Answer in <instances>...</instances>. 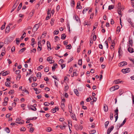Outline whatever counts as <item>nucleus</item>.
Returning a JSON list of instances; mask_svg holds the SVG:
<instances>
[{"label":"nucleus","instance_id":"obj_43","mask_svg":"<svg viewBox=\"0 0 134 134\" xmlns=\"http://www.w3.org/2000/svg\"><path fill=\"white\" fill-rule=\"evenodd\" d=\"M71 5L72 7H74L75 5V2L73 0H72L71 3Z\"/></svg>","mask_w":134,"mask_h":134},{"label":"nucleus","instance_id":"obj_6","mask_svg":"<svg viewBox=\"0 0 134 134\" xmlns=\"http://www.w3.org/2000/svg\"><path fill=\"white\" fill-rule=\"evenodd\" d=\"M127 21L131 24V26L134 28V23L131 21V19L130 18H127Z\"/></svg>","mask_w":134,"mask_h":134},{"label":"nucleus","instance_id":"obj_2","mask_svg":"<svg viewBox=\"0 0 134 134\" xmlns=\"http://www.w3.org/2000/svg\"><path fill=\"white\" fill-rule=\"evenodd\" d=\"M39 27V25L38 24H36L34 26L33 28L32 31L35 32L36 31L38 30Z\"/></svg>","mask_w":134,"mask_h":134},{"label":"nucleus","instance_id":"obj_33","mask_svg":"<svg viewBox=\"0 0 134 134\" xmlns=\"http://www.w3.org/2000/svg\"><path fill=\"white\" fill-rule=\"evenodd\" d=\"M65 107L64 104V103H62L61 102V107L62 109H63Z\"/></svg>","mask_w":134,"mask_h":134},{"label":"nucleus","instance_id":"obj_19","mask_svg":"<svg viewBox=\"0 0 134 134\" xmlns=\"http://www.w3.org/2000/svg\"><path fill=\"white\" fill-rule=\"evenodd\" d=\"M19 2V0H16L15 1L14 5H15L17 7Z\"/></svg>","mask_w":134,"mask_h":134},{"label":"nucleus","instance_id":"obj_62","mask_svg":"<svg viewBox=\"0 0 134 134\" xmlns=\"http://www.w3.org/2000/svg\"><path fill=\"white\" fill-rule=\"evenodd\" d=\"M72 70H73V68H72V67L70 68L69 73V74L71 73L72 72Z\"/></svg>","mask_w":134,"mask_h":134},{"label":"nucleus","instance_id":"obj_13","mask_svg":"<svg viewBox=\"0 0 134 134\" xmlns=\"http://www.w3.org/2000/svg\"><path fill=\"white\" fill-rule=\"evenodd\" d=\"M71 117L72 118L73 120H77V119L75 114H73L72 113V115H71Z\"/></svg>","mask_w":134,"mask_h":134},{"label":"nucleus","instance_id":"obj_16","mask_svg":"<svg viewBox=\"0 0 134 134\" xmlns=\"http://www.w3.org/2000/svg\"><path fill=\"white\" fill-rule=\"evenodd\" d=\"M47 46L48 49L49 48L50 50L51 49L50 42L48 41L47 42Z\"/></svg>","mask_w":134,"mask_h":134},{"label":"nucleus","instance_id":"obj_39","mask_svg":"<svg viewBox=\"0 0 134 134\" xmlns=\"http://www.w3.org/2000/svg\"><path fill=\"white\" fill-rule=\"evenodd\" d=\"M16 7H17L15 5H13L12 8V10H11V11L10 12L12 13L13 11L16 8Z\"/></svg>","mask_w":134,"mask_h":134},{"label":"nucleus","instance_id":"obj_24","mask_svg":"<svg viewBox=\"0 0 134 134\" xmlns=\"http://www.w3.org/2000/svg\"><path fill=\"white\" fill-rule=\"evenodd\" d=\"M41 74L40 72H38L37 74V76L38 78L40 79L41 77Z\"/></svg>","mask_w":134,"mask_h":134},{"label":"nucleus","instance_id":"obj_45","mask_svg":"<svg viewBox=\"0 0 134 134\" xmlns=\"http://www.w3.org/2000/svg\"><path fill=\"white\" fill-rule=\"evenodd\" d=\"M129 44L131 45V46L132 47L133 44V42L132 40H129Z\"/></svg>","mask_w":134,"mask_h":134},{"label":"nucleus","instance_id":"obj_44","mask_svg":"<svg viewBox=\"0 0 134 134\" xmlns=\"http://www.w3.org/2000/svg\"><path fill=\"white\" fill-rule=\"evenodd\" d=\"M36 52V49L35 48H34L32 50L30 51V53L33 52L34 53H35Z\"/></svg>","mask_w":134,"mask_h":134},{"label":"nucleus","instance_id":"obj_61","mask_svg":"<svg viewBox=\"0 0 134 134\" xmlns=\"http://www.w3.org/2000/svg\"><path fill=\"white\" fill-rule=\"evenodd\" d=\"M69 89V87L68 85H67L65 86L64 88V90L65 91H66L68 90Z\"/></svg>","mask_w":134,"mask_h":134},{"label":"nucleus","instance_id":"obj_51","mask_svg":"<svg viewBox=\"0 0 134 134\" xmlns=\"http://www.w3.org/2000/svg\"><path fill=\"white\" fill-rule=\"evenodd\" d=\"M37 85V84L36 83H34L32 84V87H34Z\"/></svg>","mask_w":134,"mask_h":134},{"label":"nucleus","instance_id":"obj_9","mask_svg":"<svg viewBox=\"0 0 134 134\" xmlns=\"http://www.w3.org/2000/svg\"><path fill=\"white\" fill-rule=\"evenodd\" d=\"M74 18H75V19L77 22H78L79 21H80V19L77 15H74Z\"/></svg>","mask_w":134,"mask_h":134},{"label":"nucleus","instance_id":"obj_30","mask_svg":"<svg viewBox=\"0 0 134 134\" xmlns=\"http://www.w3.org/2000/svg\"><path fill=\"white\" fill-rule=\"evenodd\" d=\"M112 44H111V49H112L114 48L115 45V43L114 41L112 42Z\"/></svg>","mask_w":134,"mask_h":134},{"label":"nucleus","instance_id":"obj_3","mask_svg":"<svg viewBox=\"0 0 134 134\" xmlns=\"http://www.w3.org/2000/svg\"><path fill=\"white\" fill-rule=\"evenodd\" d=\"M16 122L19 124H22L24 123V121L21 120V119L20 118H18L16 119Z\"/></svg>","mask_w":134,"mask_h":134},{"label":"nucleus","instance_id":"obj_56","mask_svg":"<svg viewBox=\"0 0 134 134\" xmlns=\"http://www.w3.org/2000/svg\"><path fill=\"white\" fill-rule=\"evenodd\" d=\"M49 68L48 67H46L44 69V71L45 72H47L49 71Z\"/></svg>","mask_w":134,"mask_h":134},{"label":"nucleus","instance_id":"obj_10","mask_svg":"<svg viewBox=\"0 0 134 134\" xmlns=\"http://www.w3.org/2000/svg\"><path fill=\"white\" fill-rule=\"evenodd\" d=\"M128 51L130 53H132L133 52V49L130 47H129L128 49Z\"/></svg>","mask_w":134,"mask_h":134},{"label":"nucleus","instance_id":"obj_32","mask_svg":"<svg viewBox=\"0 0 134 134\" xmlns=\"http://www.w3.org/2000/svg\"><path fill=\"white\" fill-rule=\"evenodd\" d=\"M14 90H11L9 91L8 92V93L9 94H12L14 93Z\"/></svg>","mask_w":134,"mask_h":134},{"label":"nucleus","instance_id":"obj_17","mask_svg":"<svg viewBox=\"0 0 134 134\" xmlns=\"http://www.w3.org/2000/svg\"><path fill=\"white\" fill-rule=\"evenodd\" d=\"M114 127L113 126H111L110 127H109L108 130V131H109L110 132L111 131L113 130Z\"/></svg>","mask_w":134,"mask_h":134},{"label":"nucleus","instance_id":"obj_50","mask_svg":"<svg viewBox=\"0 0 134 134\" xmlns=\"http://www.w3.org/2000/svg\"><path fill=\"white\" fill-rule=\"evenodd\" d=\"M5 22L4 24L1 27V29L2 30H3L5 28Z\"/></svg>","mask_w":134,"mask_h":134},{"label":"nucleus","instance_id":"obj_1","mask_svg":"<svg viewBox=\"0 0 134 134\" xmlns=\"http://www.w3.org/2000/svg\"><path fill=\"white\" fill-rule=\"evenodd\" d=\"M41 37H38V46L37 48V49H38V48L40 49V51H41L42 49V47H41Z\"/></svg>","mask_w":134,"mask_h":134},{"label":"nucleus","instance_id":"obj_28","mask_svg":"<svg viewBox=\"0 0 134 134\" xmlns=\"http://www.w3.org/2000/svg\"><path fill=\"white\" fill-rule=\"evenodd\" d=\"M10 82H8L7 81L5 82V85L6 86H9V87L10 86Z\"/></svg>","mask_w":134,"mask_h":134},{"label":"nucleus","instance_id":"obj_64","mask_svg":"<svg viewBox=\"0 0 134 134\" xmlns=\"http://www.w3.org/2000/svg\"><path fill=\"white\" fill-rule=\"evenodd\" d=\"M20 72V70H16L15 71V73L16 74H18Z\"/></svg>","mask_w":134,"mask_h":134},{"label":"nucleus","instance_id":"obj_40","mask_svg":"<svg viewBox=\"0 0 134 134\" xmlns=\"http://www.w3.org/2000/svg\"><path fill=\"white\" fill-rule=\"evenodd\" d=\"M89 8H84L83 10V12H82V13H83V14H84V12H86L87 11L88 9H89Z\"/></svg>","mask_w":134,"mask_h":134},{"label":"nucleus","instance_id":"obj_12","mask_svg":"<svg viewBox=\"0 0 134 134\" xmlns=\"http://www.w3.org/2000/svg\"><path fill=\"white\" fill-rule=\"evenodd\" d=\"M104 110L105 112H107L108 110V108L107 105L105 104L104 106Z\"/></svg>","mask_w":134,"mask_h":134},{"label":"nucleus","instance_id":"obj_15","mask_svg":"<svg viewBox=\"0 0 134 134\" xmlns=\"http://www.w3.org/2000/svg\"><path fill=\"white\" fill-rule=\"evenodd\" d=\"M26 49L25 47H24L21 49L19 52V53H22L24 52V51Z\"/></svg>","mask_w":134,"mask_h":134},{"label":"nucleus","instance_id":"obj_57","mask_svg":"<svg viewBox=\"0 0 134 134\" xmlns=\"http://www.w3.org/2000/svg\"><path fill=\"white\" fill-rule=\"evenodd\" d=\"M120 26H118L117 27L116 30V31L117 32H119L120 31Z\"/></svg>","mask_w":134,"mask_h":134},{"label":"nucleus","instance_id":"obj_54","mask_svg":"<svg viewBox=\"0 0 134 134\" xmlns=\"http://www.w3.org/2000/svg\"><path fill=\"white\" fill-rule=\"evenodd\" d=\"M52 58L51 57H49L47 58V60L48 61H50L52 60Z\"/></svg>","mask_w":134,"mask_h":134},{"label":"nucleus","instance_id":"obj_21","mask_svg":"<svg viewBox=\"0 0 134 134\" xmlns=\"http://www.w3.org/2000/svg\"><path fill=\"white\" fill-rule=\"evenodd\" d=\"M126 119H125L123 121V122L122 123V124L120 125H119V128H120V127L122 126H123L125 124V122L126 121Z\"/></svg>","mask_w":134,"mask_h":134},{"label":"nucleus","instance_id":"obj_20","mask_svg":"<svg viewBox=\"0 0 134 134\" xmlns=\"http://www.w3.org/2000/svg\"><path fill=\"white\" fill-rule=\"evenodd\" d=\"M66 37V35L64 34H63L61 35V39L62 40H64L65 39Z\"/></svg>","mask_w":134,"mask_h":134},{"label":"nucleus","instance_id":"obj_60","mask_svg":"<svg viewBox=\"0 0 134 134\" xmlns=\"http://www.w3.org/2000/svg\"><path fill=\"white\" fill-rule=\"evenodd\" d=\"M59 31L58 30H55L53 32V34H54L57 35L59 33Z\"/></svg>","mask_w":134,"mask_h":134},{"label":"nucleus","instance_id":"obj_47","mask_svg":"<svg viewBox=\"0 0 134 134\" xmlns=\"http://www.w3.org/2000/svg\"><path fill=\"white\" fill-rule=\"evenodd\" d=\"M5 130L8 133H9L10 132V130L8 127L6 128Z\"/></svg>","mask_w":134,"mask_h":134},{"label":"nucleus","instance_id":"obj_42","mask_svg":"<svg viewBox=\"0 0 134 134\" xmlns=\"http://www.w3.org/2000/svg\"><path fill=\"white\" fill-rule=\"evenodd\" d=\"M114 6L113 5H110L109 6L108 9L109 10H111L113 9L114 8Z\"/></svg>","mask_w":134,"mask_h":134},{"label":"nucleus","instance_id":"obj_36","mask_svg":"<svg viewBox=\"0 0 134 134\" xmlns=\"http://www.w3.org/2000/svg\"><path fill=\"white\" fill-rule=\"evenodd\" d=\"M52 130L51 128L50 127H48L47 128V129H46V131L48 132H49L51 131Z\"/></svg>","mask_w":134,"mask_h":134},{"label":"nucleus","instance_id":"obj_41","mask_svg":"<svg viewBox=\"0 0 134 134\" xmlns=\"http://www.w3.org/2000/svg\"><path fill=\"white\" fill-rule=\"evenodd\" d=\"M122 51V50L121 49V48H119V51H118V53H119V56H121V51Z\"/></svg>","mask_w":134,"mask_h":134},{"label":"nucleus","instance_id":"obj_11","mask_svg":"<svg viewBox=\"0 0 134 134\" xmlns=\"http://www.w3.org/2000/svg\"><path fill=\"white\" fill-rule=\"evenodd\" d=\"M10 27L9 26H7L6 28L5 32L6 33H8L10 30Z\"/></svg>","mask_w":134,"mask_h":134},{"label":"nucleus","instance_id":"obj_58","mask_svg":"<svg viewBox=\"0 0 134 134\" xmlns=\"http://www.w3.org/2000/svg\"><path fill=\"white\" fill-rule=\"evenodd\" d=\"M115 112L116 113L115 114H118V108L117 107L115 110Z\"/></svg>","mask_w":134,"mask_h":134},{"label":"nucleus","instance_id":"obj_52","mask_svg":"<svg viewBox=\"0 0 134 134\" xmlns=\"http://www.w3.org/2000/svg\"><path fill=\"white\" fill-rule=\"evenodd\" d=\"M34 127H31L30 129L29 130V132L32 133L33 132L34 130Z\"/></svg>","mask_w":134,"mask_h":134},{"label":"nucleus","instance_id":"obj_4","mask_svg":"<svg viewBox=\"0 0 134 134\" xmlns=\"http://www.w3.org/2000/svg\"><path fill=\"white\" fill-rule=\"evenodd\" d=\"M130 71V69L129 68H127L126 69H124L122 70V72L124 74L129 72Z\"/></svg>","mask_w":134,"mask_h":134},{"label":"nucleus","instance_id":"obj_63","mask_svg":"<svg viewBox=\"0 0 134 134\" xmlns=\"http://www.w3.org/2000/svg\"><path fill=\"white\" fill-rule=\"evenodd\" d=\"M64 62V60L63 59H61L59 61V63L62 64Z\"/></svg>","mask_w":134,"mask_h":134},{"label":"nucleus","instance_id":"obj_23","mask_svg":"<svg viewBox=\"0 0 134 134\" xmlns=\"http://www.w3.org/2000/svg\"><path fill=\"white\" fill-rule=\"evenodd\" d=\"M74 92L75 94L77 96H78L79 95V93L77 90L76 89H74Z\"/></svg>","mask_w":134,"mask_h":134},{"label":"nucleus","instance_id":"obj_37","mask_svg":"<svg viewBox=\"0 0 134 134\" xmlns=\"http://www.w3.org/2000/svg\"><path fill=\"white\" fill-rule=\"evenodd\" d=\"M50 104V103L48 102H45L44 103V105L45 106H48Z\"/></svg>","mask_w":134,"mask_h":134},{"label":"nucleus","instance_id":"obj_29","mask_svg":"<svg viewBox=\"0 0 134 134\" xmlns=\"http://www.w3.org/2000/svg\"><path fill=\"white\" fill-rule=\"evenodd\" d=\"M72 46L71 44H69L66 47V48L68 49H70L71 48Z\"/></svg>","mask_w":134,"mask_h":134},{"label":"nucleus","instance_id":"obj_48","mask_svg":"<svg viewBox=\"0 0 134 134\" xmlns=\"http://www.w3.org/2000/svg\"><path fill=\"white\" fill-rule=\"evenodd\" d=\"M82 60H79L78 61V64L79 65H82Z\"/></svg>","mask_w":134,"mask_h":134},{"label":"nucleus","instance_id":"obj_35","mask_svg":"<svg viewBox=\"0 0 134 134\" xmlns=\"http://www.w3.org/2000/svg\"><path fill=\"white\" fill-rule=\"evenodd\" d=\"M113 113H110V119L111 120H112L113 119Z\"/></svg>","mask_w":134,"mask_h":134},{"label":"nucleus","instance_id":"obj_53","mask_svg":"<svg viewBox=\"0 0 134 134\" xmlns=\"http://www.w3.org/2000/svg\"><path fill=\"white\" fill-rule=\"evenodd\" d=\"M90 46H91L92 45L93 42V40L92 38H90Z\"/></svg>","mask_w":134,"mask_h":134},{"label":"nucleus","instance_id":"obj_46","mask_svg":"<svg viewBox=\"0 0 134 134\" xmlns=\"http://www.w3.org/2000/svg\"><path fill=\"white\" fill-rule=\"evenodd\" d=\"M31 106L32 107H33V108L32 107H30V108L32 110L34 111H35L37 109L36 108H35V107H34L32 105Z\"/></svg>","mask_w":134,"mask_h":134},{"label":"nucleus","instance_id":"obj_22","mask_svg":"<svg viewBox=\"0 0 134 134\" xmlns=\"http://www.w3.org/2000/svg\"><path fill=\"white\" fill-rule=\"evenodd\" d=\"M80 2H77V7H76V8L77 9H81V8H82V7L81 6H80V7H80Z\"/></svg>","mask_w":134,"mask_h":134},{"label":"nucleus","instance_id":"obj_25","mask_svg":"<svg viewBox=\"0 0 134 134\" xmlns=\"http://www.w3.org/2000/svg\"><path fill=\"white\" fill-rule=\"evenodd\" d=\"M68 126H69V127L70 130V131H71L70 128V126L69 125H70L71 126L72 125V122L70 120H68Z\"/></svg>","mask_w":134,"mask_h":134},{"label":"nucleus","instance_id":"obj_27","mask_svg":"<svg viewBox=\"0 0 134 134\" xmlns=\"http://www.w3.org/2000/svg\"><path fill=\"white\" fill-rule=\"evenodd\" d=\"M54 20H55L53 18H52L51 19L50 23L52 26L53 25Z\"/></svg>","mask_w":134,"mask_h":134},{"label":"nucleus","instance_id":"obj_38","mask_svg":"<svg viewBox=\"0 0 134 134\" xmlns=\"http://www.w3.org/2000/svg\"><path fill=\"white\" fill-rule=\"evenodd\" d=\"M109 90L111 91H113L115 90V89L114 88V87L113 86L111 87L110 88Z\"/></svg>","mask_w":134,"mask_h":134},{"label":"nucleus","instance_id":"obj_14","mask_svg":"<svg viewBox=\"0 0 134 134\" xmlns=\"http://www.w3.org/2000/svg\"><path fill=\"white\" fill-rule=\"evenodd\" d=\"M122 82V81H119V79H118L116 80H115L114 81L113 83L115 84H118L120 82Z\"/></svg>","mask_w":134,"mask_h":134},{"label":"nucleus","instance_id":"obj_49","mask_svg":"<svg viewBox=\"0 0 134 134\" xmlns=\"http://www.w3.org/2000/svg\"><path fill=\"white\" fill-rule=\"evenodd\" d=\"M109 123V121H107L105 122V127L106 128L107 127Z\"/></svg>","mask_w":134,"mask_h":134},{"label":"nucleus","instance_id":"obj_7","mask_svg":"<svg viewBox=\"0 0 134 134\" xmlns=\"http://www.w3.org/2000/svg\"><path fill=\"white\" fill-rule=\"evenodd\" d=\"M127 64V62H126L124 61L121 62L120 63H119V65L120 66L122 67L124 66H125Z\"/></svg>","mask_w":134,"mask_h":134},{"label":"nucleus","instance_id":"obj_34","mask_svg":"<svg viewBox=\"0 0 134 134\" xmlns=\"http://www.w3.org/2000/svg\"><path fill=\"white\" fill-rule=\"evenodd\" d=\"M96 132V131L95 130H93L90 131V134H93L94 133Z\"/></svg>","mask_w":134,"mask_h":134},{"label":"nucleus","instance_id":"obj_26","mask_svg":"<svg viewBox=\"0 0 134 134\" xmlns=\"http://www.w3.org/2000/svg\"><path fill=\"white\" fill-rule=\"evenodd\" d=\"M46 34L47 32L46 31L43 32L42 34V36H41V38L42 37V38H44L46 36Z\"/></svg>","mask_w":134,"mask_h":134},{"label":"nucleus","instance_id":"obj_5","mask_svg":"<svg viewBox=\"0 0 134 134\" xmlns=\"http://www.w3.org/2000/svg\"><path fill=\"white\" fill-rule=\"evenodd\" d=\"M118 9L117 10V11L118 14L119 15H121V17L122 16V15L121 14V11H123L124 10V8L122 7H119L118 8Z\"/></svg>","mask_w":134,"mask_h":134},{"label":"nucleus","instance_id":"obj_8","mask_svg":"<svg viewBox=\"0 0 134 134\" xmlns=\"http://www.w3.org/2000/svg\"><path fill=\"white\" fill-rule=\"evenodd\" d=\"M68 107L69 111L70 113H72V106L71 104H69L68 105Z\"/></svg>","mask_w":134,"mask_h":134},{"label":"nucleus","instance_id":"obj_59","mask_svg":"<svg viewBox=\"0 0 134 134\" xmlns=\"http://www.w3.org/2000/svg\"><path fill=\"white\" fill-rule=\"evenodd\" d=\"M115 116V122H116L118 118V114H115L114 115Z\"/></svg>","mask_w":134,"mask_h":134},{"label":"nucleus","instance_id":"obj_31","mask_svg":"<svg viewBox=\"0 0 134 134\" xmlns=\"http://www.w3.org/2000/svg\"><path fill=\"white\" fill-rule=\"evenodd\" d=\"M66 126L63 124V125H60L59 126V127L61 129H63L64 128L66 127Z\"/></svg>","mask_w":134,"mask_h":134},{"label":"nucleus","instance_id":"obj_18","mask_svg":"<svg viewBox=\"0 0 134 134\" xmlns=\"http://www.w3.org/2000/svg\"><path fill=\"white\" fill-rule=\"evenodd\" d=\"M9 71H7L4 72L3 74V76H5L9 74Z\"/></svg>","mask_w":134,"mask_h":134},{"label":"nucleus","instance_id":"obj_55","mask_svg":"<svg viewBox=\"0 0 134 134\" xmlns=\"http://www.w3.org/2000/svg\"><path fill=\"white\" fill-rule=\"evenodd\" d=\"M20 130L21 131H25L26 130V129L25 127H22Z\"/></svg>","mask_w":134,"mask_h":134}]
</instances>
